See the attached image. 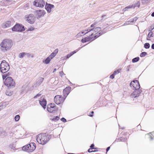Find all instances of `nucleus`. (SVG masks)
I'll use <instances>...</instances> for the list:
<instances>
[{
	"mask_svg": "<svg viewBox=\"0 0 154 154\" xmlns=\"http://www.w3.org/2000/svg\"><path fill=\"white\" fill-rule=\"evenodd\" d=\"M51 59L48 57L46 59L43 61V62L46 64H48L50 62Z\"/></svg>",
	"mask_w": 154,
	"mask_h": 154,
	"instance_id": "20",
	"label": "nucleus"
},
{
	"mask_svg": "<svg viewBox=\"0 0 154 154\" xmlns=\"http://www.w3.org/2000/svg\"><path fill=\"white\" fill-rule=\"evenodd\" d=\"M29 147H30V145L28 144L24 146L22 148V150L23 151H26L28 152H29V150H30Z\"/></svg>",
	"mask_w": 154,
	"mask_h": 154,
	"instance_id": "18",
	"label": "nucleus"
},
{
	"mask_svg": "<svg viewBox=\"0 0 154 154\" xmlns=\"http://www.w3.org/2000/svg\"><path fill=\"white\" fill-rule=\"evenodd\" d=\"M25 56H26L27 57H31L32 58L33 57V54L28 53L26 52Z\"/></svg>",
	"mask_w": 154,
	"mask_h": 154,
	"instance_id": "33",
	"label": "nucleus"
},
{
	"mask_svg": "<svg viewBox=\"0 0 154 154\" xmlns=\"http://www.w3.org/2000/svg\"><path fill=\"white\" fill-rule=\"evenodd\" d=\"M36 15L38 18H40L41 17L43 16L46 13L45 11L43 10H39L35 11Z\"/></svg>",
	"mask_w": 154,
	"mask_h": 154,
	"instance_id": "11",
	"label": "nucleus"
},
{
	"mask_svg": "<svg viewBox=\"0 0 154 154\" xmlns=\"http://www.w3.org/2000/svg\"><path fill=\"white\" fill-rule=\"evenodd\" d=\"M136 91H137L134 92L132 93L131 95V96L132 98H135L139 96V94Z\"/></svg>",
	"mask_w": 154,
	"mask_h": 154,
	"instance_id": "19",
	"label": "nucleus"
},
{
	"mask_svg": "<svg viewBox=\"0 0 154 154\" xmlns=\"http://www.w3.org/2000/svg\"><path fill=\"white\" fill-rule=\"evenodd\" d=\"M146 135L149 136L150 139H152L153 137H154V132H152L151 133H150L149 134H147Z\"/></svg>",
	"mask_w": 154,
	"mask_h": 154,
	"instance_id": "29",
	"label": "nucleus"
},
{
	"mask_svg": "<svg viewBox=\"0 0 154 154\" xmlns=\"http://www.w3.org/2000/svg\"><path fill=\"white\" fill-rule=\"evenodd\" d=\"M13 24L10 21H8L3 23L2 25V27L4 29L8 28L12 25Z\"/></svg>",
	"mask_w": 154,
	"mask_h": 154,
	"instance_id": "14",
	"label": "nucleus"
},
{
	"mask_svg": "<svg viewBox=\"0 0 154 154\" xmlns=\"http://www.w3.org/2000/svg\"><path fill=\"white\" fill-rule=\"evenodd\" d=\"M85 31H84L82 32H80L76 36V38H79V37H81L82 36V34L84 33V34H85V33H86L85 32Z\"/></svg>",
	"mask_w": 154,
	"mask_h": 154,
	"instance_id": "25",
	"label": "nucleus"
},
{
	"mask_svg": "<svg viewBox=\"0 0 154 154\" xmlns=\"http://www.w3.org/2000/svg\"><path fill=\"white\" fill-rule=\"evenodd\" d=\"M13 94V91H11L10 90H7L6 92V94L8 96H11Z\"/></svg>",
	"mask_w": 154,
	"mask_h": 154,
	"instance_id": "22",
	"label": "nucleus"
},
{
	"mask_svg": "<svg viewBox=\"0 0 154 154\" xmlns=\"http://www.w3.org/2000/svg\"><path fill=\"white\" fill-rule=\"evenodd\" d=\"M5 2H11V0H6Z\"/></svg>",
	"mask_w": 154,
	"mask_h": 154,
	"instance_id": "58",
	"label": "nucleus"
},
{
	"mask_svg": "<svg viewBox=\"0 0 154 154\" xmlns=\"http://www.w3.org/2000/svg\"><path fill=\"white\" fill-rule=\"evenodd\" d=\"M151 16L152 17H154V12H153L151 14Z\"/></svg>",
	"mask_w": 154,
	"mask_h": 154,
	"instance_id": "54",
	"label": "nucleus"
},
{
	"mask_svg": "<svg viewBox=\"0 0 154 154\" xmlns=\"http://www.w3.org/2000/svg\"><path fill=\"white\" fill-rule=\"evenodd\" d=\"M56 109V107H53L52 108H48L47 110L50 112H52Z\"/></svg>",
	"mask_w": 154,
	"mask_h": 154,
	"instance_id": "24",
	"label": "nucleus"
},
{
	"mask_svg": "<svg viewBox=\"0 0 154 154\" xmlns=\"http://www.w3.org/2000/svg\"><path fill=\"white\" fill-rule=\"evenodd\" d=\"M54 8V5L46 3L45 5V8L48 13H50L51 11V9Z\"/></svg>",
	"mask_w": 154,
	"mask_h": 154,
	"instance_id": "13",
	"label": "nucleus"
},
{
	"mask_svg": "<svg viewBox=\"0 0 154 154\" xmlns=\"http://www.w3.org/2000/svg\"><path fill=\"white\" fill-rule=\"evenodd\" d=\"M150 38H149V37H148H148H147L146 39H147V40H150Z\"/></svg>",
	"mask_w": 154,
	"mask_h": 154,
	"instance_id": "56",
	"label": "nucleus"
},
{
	"mask_svg": "<svg viewBox=\"0 0 154 154\" xmlns=\"http://www.w3.org/2000/svg\"><path fill=\"white\" fill-rule=\"evenodd\" d=\"M56 70H57L56 69V68L54 69V71H53V72H55L56 71Z\"/></svg>",
	"mask_w": 154,
	"mask_h": 154,
	"instance_id": "55",
	"label": "nucleus"
},
{
	"mask_svg": "<svg viewBox=\"0 0 154 154\" xmlns=\"http://www.w3.org/2000/svg\"><path fill=\"white\" fill-rule=\"evenodd\" d=\"M93 27L94 28V24H92L91 25L90 27H89L88 29L87 30H85V31L87 32H86L85 34H87L88 33H89V34H90V36L91 37H94L95 35V32L94 31Z\"/></svg>",
	"mask_w": 154,
	"mask_h": 154,
	"instance_id": "10",
	"label": "nucleus"
},
{
	"mask_svg": "<svg viewBox=\"0 0 154 154\" xmlns=\"http://www.w3.org/2000/svg\"><path fill=\"white\" fill-rule=\"evenodd\" d=\"M152 32H150L149 33V34L148 35V37L150 38V37H153V36H152Z\"/></svg>",
	"mask_w": 154,
	"mask_h": 154,
	"instance_id": "38",
	"label": "nucleus"
},
{
	"mask_svg": "<svg viewBox=\"0 0 154 154\" xmlns=\"http://www.w3.org/2000/svg\"><path fill=\"white\" fill-rule=\"evenodd\" d=\"M29 145H30V147H29L30 150H29V152H32L35 149L36 146L35 144L33 143H31Z\"/></svg>",
	"mask_w": 154,
	"mask_h": 154,
	"instance_id": "17",
	"label": "nucleus"
},
{
	"mask_svg": "<svg viewBox=\"0 0 154 154\" xmlns=\"http://www.w3.org/2000/svg\"><path fill=\"white\" fill-rule=\"evenodd\" d=\"M91 113L92 114H91L89 115L90 116H93V113H94V112L93 111H91Z\"/></svg>",
	"mask_w": 154,
	"mask_h": 154,
	"instance_id": "49",
	"label": "nucleus"
},
{
	"mask_svg": "<svg viewBox=\"0 0 154 154\" xmlns=\"http://www.w3.org/2000/svg\"><path fill=\"white\" fill-rule=\"evenodd\" d=\"M39 102L40 104L44 109H45L47 104V102L46 100L42 97H41L40 99Z\"/></svg>",
	"mask_w": 154,
	"mask_h": 154,
	"instance_id": "15",
	"label": "nucleus"
},
{
	"mask_svg": "<svg viewBox=\"0 0 154 154\" xmlns=\"http://www.w3.org/2000/svg\"><path fill=\"white\" fill-rule=\"evenodd\" d=\"M119 72V71L118 70H117L116 71H115L113 74H114L115 75H116V74H118Z\"/></svg>",
	"mask_w": 154,
	"mask_h": 154,
	"instance_id": "40",
	"label": "nucleus"
},
{
	"mask_svg": "<svg viewBox=\"0 0 154 154\" xmlns=\"http://www.w3.org/2000/svg\"><path fill=\"white\" fill-rule=\"evenodd\" d=\"M99 36L98 35H96L94 36V37H91V36L89 35L88 37H86L82 39L81 40V42L83 43L86 42L88 41L91 42L97 38Z\"/></svg>",
	"mask_w": 154,
	"mask_h": 154,
	"instance_id": "9",
	"label": "nucleus"
},
{
	"mask_svg": "<svg viewBox=\"0 0 154 154\" xmlns=\"http://www.w3.org/2000/svg\"><path fill=\"white\" fill-rule=\"evenodd\" d=\"M91 150H92V149L91 148L89 149L88 150V152H93V151H92Z\"/></svg>",
	"mask_w": 154,
	"mask_h": 154,
	"instance_id": "48",
	"label": "nucleus"
},
{
	"mask_svg": "<svg viewBox=\"0 0 154 154\" xmlns=\"http://www.w3.org/2000/svg\"><path fill=\"white\" fill-rule=\"evenodd\" d=\"M94 28V32H95V35L94 36H95L96 35H99V36L101 35H102V33H101V32H99V33H98L97 34V33L96 32V31H95V27L94 28Z\"/></svg>",
	"mask_w": 154,
	"mask_h": 154,
	"instance_id": "37",
	"label": "nucleus"
},
{
	"mask_svg": "<svg viewBox=\"0 0 154 154\" xmlns=\"http://www.w3.org/2000/svg\"><path fill=\"white\" fill-rule=\"evenodd\" d=\"M51 106L52 107L53 106L54 107H56L55 106H54V104H52V105H51Z\"/></svg>",
	"mask_w": 154,
	"mask_h": 154,
	"instance_id": "57",
	"label": "nucleus"
},
{
	"mask_svg": "<svg viewBox=\"0 0 154 154\" xmlns=\"http://www.w3.org/2000/svg\"><path fill=\"white\" fill-rule=\"evenodd\" d=\"M139 60V58L138 57H135L132 60V62L133 63L136 62L138 61Z\"/></svg>",
	"mask_w": 154,
	"mask_h": 154,
	"instance_id": "28",
	"label": "nucleus"
},
{
	"mask_svg": "<svg viewBox=\"0 0 154 154\" xmlns=\"http://www.w3.org/2000/svg\"><path fill=\"white\" fill-rule=\"evenodd\" d=\"M61 120L63 122H66V119L64 118H62L61 119Z\"/></svg>",
	"mask_w": 154,
	"mask_h": 154,
	"instance_id": "41",
	"label": "nucleus"
},
{
	"mask_svg": "<svg viewBox=\"0 0 154 154\" xmlns=\"http://www.w3.org/2000/svg\"><path fill=\"white\" fill-rule=\"evenodd\" d=\"M80 49V48H79V49H77L75 51H73L71 53L72 54V55L73 54H74L77 51H78L79 49Z\"/></svg>",
	"mask_w": 154,
	"mask_h": 154,
	"instance_id": "39",
	"label": "nucleus"
},
{
	"mask_svg": "<svg viewBox=\"0 0 154 154\" xmlns=\"http://www.w3.org/2000/svg\"><path fill=\"white\" fill-rule=\"evenodd\" d=\"M101 28L100 27H96L95 28V30L96 31L97 34L99 33L98 32L101 30Z\"/></svg>",
	"mask_w": 154,
	"mask_h": 154,
	"instance_id": "31",
	"label": "nucleus"
},
{
	"mask_svg": "<svg viewBox=\"0 0 154 154\" xmlns=\"http://www.w3.org/2000/svg\"><path fill=\"white\" fill-rule=\"evenodd\" d=\"M58 49H57L54 51V52H55V53H56V54L58 52Z\"/></svg>",
	"mask_w": 154,
	"mask_h": 154,
	"instance_id": "50",
	"label": "nucleus"
},
{
	"mask_svg": "<svg viewBox=\"0 0 154 154\" xmlns=\"http://www.w3.org/2000/svg\"><path fill=\"white\" fill-rule=\"evenodd\" d=\"M33 29V28H29L28 29V30L29 31H32Z\"/></svg>",
	"mask_w": 154,
	"mask_h": 154,
	"instance_id": "52",
	"label": "nucleus"
},
{
	"mask_svg": "<svg viewBox=\"0 0 154 154\" xmlns=\"http://www.w3.org/2000/svg\"><path fill=\"white\" fill-rule=\"evenodd\" d=\"M20 119V116L19 115H16L14 118L15 120L16 121H18Z\"/></svg>",
	"mask_w": 154,
	"mask_h": 154,
	"instance_id": "32",
	"label": "nucleus"
},
{
	"mask_svg": "<svg viewBox=\"0 0 154 154\" xmlns=\"http://www.w3.org/2000/svg\"><path fill=\"white\" fill-rule=\"evenodd\" d=\"M26 52H22L20 53L18 55V57L20 58H23L24 56H25Z\"/></svg>",
	"mask_w": 154,
	"mask_h": 154,
	"instance_id": "26",
	"label": "nucleus"
},
{
	"mask_svg": "<svg viewBox=\"0 0 154 154\" xmlns=\"http://www.w3.org/2000/svg\"><path fill=\"white\" fill-rule=\"evenodd\" d=\"M33 4L36 7L42 8L44 6L45 3L43 0H35Z\"/></svg>",
	"mask_w": 154,
	"mask_h": 154,
	"instance_id": "8",
	"label": "nucleus"
},
{
	"mask_svg": "<svg viewBox=\"0 0 154 154\" xmlns=\"http://www.w3.org/2000/svg\"><path fill=\"white\" fill-rule=\"evenodd\" d=\"M28 22L31 24H32L35 22V17L33 14H30L26 17Z\"/></svg>",
	"mask_w": 154,
	"mask_h": 154,
	"instance_id": "12",
	"label": "nucleus"
},
{
	"mask_svg": "<svg viewBox=\"0 0 154 154\" xmlns=\"http://www.w3.org/2000/svg\"><path fill=\"white\" fill-rule=\"evenodd\" d=\"M94 144H92L91 146H90V147H91V149H94Z\"/></svg>",
	"mask_w": 154,
	"mask_h": 154,
	"instance_id": "45",
	"label": "nucleus"
},
{
	"mask_svg": "<svg viewBox=\"0 0 154 154\" xmlns=\"http://www.w3.org/2000/svg\"><path fill=\"white\" fill-rule=\"evenodd\" d=\"M41 95V94H37L36 96H35V97H34V98H36V97H40Z\"/></svg>",
	"mask_w": 154,
	"mask_h": 154,
	"instance_id": "43",
	"label": "nucleus"
},
{
	"mask_svg": "<svg viewBox=\"0 0 154 154\" xmlns=\"http://www.w3.org/2000/svg\"><path fill=\"white\" fill-rule=\"evenodd\" d=\"M36 140L39 144L42 145L45 144L49 140L48 136L45 134H40L37 136Z\"/></svg>",
	"mask_w": 154,
	"mask_h": 154,
	"instance_id": "2",
	"label": "nucleus"
},
{
	"mask_svg": "<svg viewBox=\"0 0 154 154\" xmlns=\"http://www.w3.org/2000/svg\"><path fill=\"white\" fill-rule=\"evenodd\" d=\"M12 45L13 43L11 40L8 39H5L0 44V49L2 51L5 52L10 50Z\"/></svg>",
	"mask_w": 154,
	"mask_h": 154,
	"instance_id": "1",
	"label": "nucleus"
},
{
	"mask_svg": "<svg viewBox=\"0 0 154 154\" xmlns=\"http://www.w3.org/2000/svg\"><path fill=\"white\" fill-rule=\"evenodd\" d=\"M131 87L137 90L140 87V85L137 80H134L132 81L130 84Z\"/></svg>",
	"mask_w": 154,
	"mask_h": 154,
	"instance_id": "7",
	"label": "nucleus"
},
{
	"mask_svg": "<svg viewBox=\"0 0 154 154\" xmlns=\"http://www.w3.org/2000/svg\"><path fill=\"white\" fill-rule=\"evenodd\" d=\"M136 7V6L135 5H129L126 7L125 8H124L123 10L124 11H127L128 9L131 8H135Z\"/></svg>",
	"mask_w": 154,
	"mask_h": 154,
	"instance_id": "21",
	"label": "nucleus"
},
{
	"mask_svg": "<svg viewBox=\"0 0 154 154\" xmlns=\"http://www.w3.org/2000/svg\"><path fill=\"white\" fill-rule=\"evenodd\" d=\"M59 73L61 76H62L63 75V72L62 71L60 72Z\"/></svg>",
	"mask_w": 154,
	"mask_h": 154,
	"instance_id": "47",
	"label": "nucleus"
},
{
	"mask_svg": "<svg viewBox=\"0 0 154 154\" xmlns=\"http://www.w3.org/2000/svg\"><path fill=\"white\" fill-rule=\"evenodd\" d=\"M151 48L152 49H154V43L151 46Z\"/></svg>",
	"mask_w": 154,
	"mask_h": 154,
	"instance_id": "51",
	"label": "nucleus"
},
{
	"mask_svg": "<svg viewBox=\"0 0 154 154\" xmlns=\"http://www.w3.org/2000/svg\"><path fill=\"white\" fill-rule=\"evenodd\" d=\"M65 98H63L61 96L57 95L54 98V100L55 103L57 104L62 103L64 101Z\"/></svg>",
	"mask_w": 154,
	"mask_h": 154,
	"instance_id": "6",
	"label": "nucleus"
},
{
	"mask_svg": "<svg viewBox=\"0 0 154 154\" xmlns=\"http://www.w3.org/2000/svg\"><path fill=\"white\" fill-rule=\"evenodd\" d=\"M51 105H52V103H51L50 105H48L47 106V108H52V107H54L53 106L52 107L51 106Z\"/></svg>",
	"mask_w": 154,
	"mask_h": 154,
	"instance_id": "44",
	"label": "nucleus"
},
{
	"mask_svg": "<svg viewBox=\"0 0 154 154\" xmlns=\"http://www.w3.org/2000/svg\"><path fill=\"white\" fill-rule=\"evenodd\" d=\"M56 55V54L53 52L48 57L52 60Z\"/></svg>",
	"mask_w": 154,
	"mask_h": 154,
	"instance_id": "27",
	"label": "nucleus"
},
{
	"mask_svg": "<svg viewBox=\"0 0 154 154\" xmlns=\"http://www.w3.org/2000/svg\"><path fill=\"white\" fill-rule=\"evenodd\" d=\"M5 85L9 88L14 87L15 82L12 78L10 77H7L4 82Z\"/></svg>",
	"mask_w": 154,
	"mask_h": 154,
	"instance_id": "4",
	"label": "nucleus"
},
{
	"mask_svg": "<svg viewBox=\"0 0 154 154\" xmlns=\"http://www.w3.org/2000/svg\"><path fill=\"white\" fill-rule=\"evenodd\" d=\"M72 55V54L71 53L70 54H69L67 55L66 58V57H63V60H65L69 58V57H70Z\"/></svg>",
	"mask_w": 154,
	"mask_h": 154,
	"instance_id": "34",
	"label": "nucleus"
},
{
	"mask_svg": "<svg viewBox=\"0 0 154 154\" xmlns=\"http://www.w3.org/2000/svg\"><path fill=\"white\" fill-rule=\"evenodd\" d=\"M1 72L4 73L8 72L10 69V66L8 63L5 60H3L0 65Z\"/></svg>",
	"mask_w": 154,
	"mask_h": 154,
	"instance_id": "3",
	"label": "nucleus"
},
{
	"mask_svg": "<svg viewBox=\"0 0 154 154\" xmlns=\"http://www.w3.org/2000/svg\"><path fill=\"white\" fill-rule=\"evenodd\" d=\"M59 119V117L58 116H56L55 117H54V118L52 119V120L56 121H57Z\"/></svg>",
	"mask_w": 154,
	"mask_h": 154,
	"instance_id": "36",
	"label": "nucleus"
},
{
	"mask_svg": "<svg viewBox=\"0 0 154 154\" xmlns=\"http://www.w3.org/2000/svg\"><path fill=\"white\" fill-rule=\"evenodd\" d=\"M71 88L70 87H66L63 90V94L64 97H66L67 96L70 92V91L71 90Z\"/></svg>",
	"mask_w": 154,
	"mask_h": 154,
	"instance_id": "16",
	"label": "nucleus"
},
{
	"mask_svg": "<svg viewBox=\"0 0 154 154\" xmlns=\"http://www.w3.org/2000/svg\"><path fill=\"white\" fill-rule=\"evenodd\" d=\"M134 19L133 20H131V22H134Z\"/></svg>",
	"mask_w": 154,
	"mask_h": 154,
	"instance_id": "59",
	"label": "nucleus"
},
{
	"mask_svg": "<svg viewBox=\"0 0 154 154\" xmlns=\"http://www.w3.org/2000/svg\"><path fill=\"white\" fill-rule=\"evenodd\" d=\"M110 148V147H108L106 148V151L107 152L109 149Z\"/></svg>",
	"mask_w": 154,
	"mask_h": 154,
	"instance_id": "53",
	"label": "nucleus"
},
{
	"mask_svg": "<svg viewBox=\"0 0 154 154\" xmlns=\"http://www.w3.org/2000/svg\"><path fill=\"white\" fill-rule=\"evenodd\" d=\"M115 75L114 74H112L110 76V78L112 79H113L114 78V76Z\"/></svg>",
	"mask_w": 154,
	"mask_h": 154,
	"instance_id": "42",
	"label": "nucleus"
},
{
	"mask_svg": "<svg viewBox=\"0 0 154 154\" xmlns=\"http://www.w3.org/2000/svg\"><path fill=\"white\" fill-rule=\"evenodd\" d=\"M147 54L146 52H144L141 53L140 54V57H143L145 56Z\"/></svg>",
	"mask_w": 154,
	"mask_h": 154,
	"instance_id": "35",
	"label": "nucleus"
},
{
	"mask_svg": "<svg viewBox=\"0 0 154 154\" xmlns=\"http://www.w3.org/2000/svg\"><path fill=\"white\" fill-rule=\"evenodd\" d=\"M152 29L151 30H150V29H149V31H151V30H152Z\"/></svg>",
	"mask_w": 154,
	"mask_h": 154,
	"instance_id": "60",
	"label": "nucleus"
},
{
	"mask_svg": "<svg viewBox=\"0 0 154 154\" xmlns=\"http://www.w3.org/2000/svg\"><path fill=\"white\" fill-rule=\"evenodd\" d=\"M7 75H6L5 74L3 75H2V78L3 79H5L7 77Z\"/></svg>",
	"mask_w": 154,
	"mask_h": 154,
	"instance_id": "46",
	"label": "nucleus"
},
{
	"mask_svg": "<svg viewBox=\"0 0 154 154\" xmlns=\"http://www.w3.org/2000/svg\"><path fill=\"white\" fill-rule=\"evenodd\" d=\"M44 79V78L42 77H40L39 78L37 82L38 85H40L41 84L43 81Z\"/></svg>",
	"mask_w": 154,
	"mask_h": 154,
	"instance_id": "23",
	"label": "nucleus"
},
{
	"mask_svg": "<svg viewBox=\"0 0 154 154\" xmlns=\"http://www.w3.org/2000/svg\"><path fill=\"white\" fill-rule=\"evenodd\" d=\"M12 30L14 31L21 32L24 31L25 29L23 26L21 24H17L12 28Z\"/></svg>",
	"mask_w": 154,
	"mask_h": 154,
	"instance_id": "5",
	"label": "nucleus"
},
{
	"mask_svg": "<svg viewBox=\"0 0 154 154\" xmlns=\"http://www.w3.org/2000/svg\"><path fill=\"white\" fill-rule=\"evenodd\" d=\"M144 47L146 49H148L150 47V45L148 43H146L144 45Z\"/></svg>",
	"mask_w": 154,
	"mask_h": 154,
	"instance_id": "30",
	"label": "nucleus"
}]
</instances>
